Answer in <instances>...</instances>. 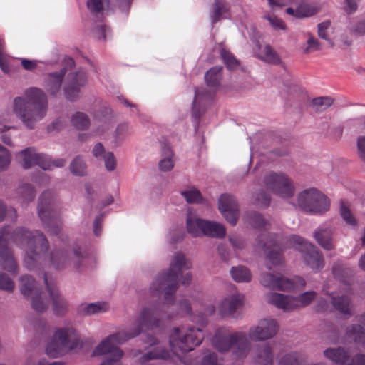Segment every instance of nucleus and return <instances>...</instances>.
I'll list each match as a JSON object with an SVG mask.
<instances>
[{"label": "nucleus", "mask_w": 365, "mask_h": 365, "mask_svg": "<svg viewBox=\"0 0 365 365\" xmlns=\"http://www.w3.org/2000/svg\"><path fill=\"white\" fill-rule=\"evenodd\" d=\"M10 242L25 247L24 264L29 270L38 269L47 262L58 270L63 269L69 262L80 267L87 266L93 258L84 245L78 243L74 245L71 253L56 250L48 255L49 242L41 231H31L24 227L11 231L6 226L0 230V267L12 274L17 273L18 265L8 247Z\"/></svg>", "instance_id": "1"}, {"label": "nucleus", "mask_w": 365, "mask_h": 365, "mask_svg": "<svg viewBox=\"0 0 365 365\" xmlns=\"http://www.w3.org/2000/svg\"><path fill=\"white\" fill-rule=\"evenodd\" d=\"M165 304L155 305L143 309L136 324L129 331H120L110 335L99 344L93 351V356L109 354L101 365H122L120 359L123 351L116 346L138 336L143 329H153L160 327V319L163 318Z\"/></svg>", "instance_id": "2"}, {"label": "nucleus", "mask_w": 365, "mask_h": 365, "mask_svg": "<svg viewBox=\"0 0 365 365\" xmlns=\"http://www.w3.org/2000/svg\"><path fill=\"white\" fill-rule=\"evenodd\" d=\"M191 267L192 264L186 259L185 255L182 252H177L173 257L168 272L160 273L152 282L151 292L157 295L164 294L166 302L173 304L178 288L180 277L182 278L181 283L184 285H188L191 282L192 274L190 272L182 275L185 270H188Z\"/></svg>", "instance_id": "3"}, {"label": "nucleus", "mask_w": 365, "mask_h": 365, "mask_svg": "<svg viewBox=\"0 0 365 365\" xmlns=\"http://www.w3.org/2000/svg\"><path fill=\"white\" fill-rule=\"evenodd\" d=\"M26 98L16 97L13 110L29 129H33L36 123L41 120L47 111V98L40 88L32 87L25 91Z\"/></svg>", "instance_id": "4"}, {"label": "nucleus", "mask_w": 365, "mask_h": 365, "mask_svg": "<svg viewBox=\"0 0 365 365\" xmlns=\"http://www.w3.org/2000/svg\"><path fill=\"white\" fill-rule=\"evenodd\" d=\"M212 344L216 350L222 353L233 349V354L237 359H245L251 346L246 333L237 331L230 334L226 327H220L216 330Z\"/></svg>", "instance_id": "5"}, {"label": "nucleus", "mask_w": 365, "mask_h": 365, "mask_svg": "<svg viewBox=\"0 0 365 365\" xmlns=\"http://www.w3.org/2000/svg\"><path fill=\"white\" fill-rule=\"evenodd\" d=\"M204 337L203 331L199 327L182 326L175 328L169 337L170 349L177 355L191 351L201 344Z\"/></svg>", "instance_id": "6"}, {"label": "nucleus", "mask_w": 365, "mask_h": 365, "mask_svg": "<svg viewBox=\"0 0 365 365\" xmlns=\"http://www.w3.org/2000/svg\"><path fill=\"white\" fill-rule=\"evenodd\" d=\"M38 214L44 229L50 235L60 236L62 221L52 191L46 190L39 197Z\"/></svg>", "instance_id": "7"}, {"label": "nucleus", "mask_w": 365, "mask_h": 365, "mask_svg": "<svg viewBox=\"0 0 365 365\" xmlns=\"http://www.w3.org/2000/svg\"><path fill=\"white\" fill-rule=\"evenodd\" d=\"M332 272L334 277L344 284L345 288L344 294L341 296H333L331 302L336 311L351 316L352 315V302L349 295L351 294V282L353 270L343 263L337 262L333 266Z\"/></svg>", "instance_id": "8"}, {"label": "nucleus", "mask_w": 365, "mask_h": 365, "mask_svg": "<svg viewBox=\"0 0 365 365\" xmlns=\"http://www.w3.org/2000/svg\"><path fill=\"white\" fill-rule=\"evenodd\" d=\"M78 342L79 336L73 328H59L48 343L46 351L48 356L56 358L63 355L66 351L76 348Z\"/></svg>", "instance_id": "9"}, {"label": "nucleus", "mask_w": 365, "mask_h": 365, "mask_svg": "<svg viewBox=\"0 0 365 365\" xmlns=\"http://www.w3.org/2000/svg\"><path fill=\"white\" fill-rule=\"evenodd\" d=\"M297 206L304 212L322 214L329 209L328 197L316 188L305 189L297 195Z\"/></svg>", "instance_id": "10"}, {"label": "nucleus", "mask_w": 365, "mask_h": 365, "mask_svg": "<svg viewBox=\"0 0 365 365\" xmlns=\"http://www.w3.org/2000/svg\"><path fill=\"white\" fill-rule=\"evenodd\" d=\"M289 243L302 253L304 263L312 270L317 272L324 267L323 255L313 244L297 235L290 237Z\"/></svg>", "instance_id": "11"}, {"label": "nucleus", "mask_w": 365, "mask_h": 365, "mask_svg": "<svg viewBox=\"0 0 365 365\" xmlns=\"http://www.w3.org/2000/svg\"><path fill=\"white\" fill-rule=\"evenodd\" d=\"M316 292H306L298 297H293L279 293H269L266 297L268 303L274 304L284 311H292L299 307L309 305L315 298Z\"/></svg>", "instance_id": "12"}, {"label": "nucleus", "mask_w": 365, "mask_h": 365, "mask_svg": "<svg viewBox=\"0 0 365 365\" xmlns=\"http://www.w3.org/2000/svg\"><path fill=\"white\" fill-rule=\"evenodd\" d=\"M187 232L194 237L206 235L212 237L222 238L226 234V230L221 223L208 221L200 218H187Z\"/></svg>", "instance_id": "13"}, {"label": "nucleus", "mask_w": 365, "mask_h": 365, "mask_svg": "<svg viewBox=\"0 0 365 365\" xmlns=\"http://www.w3.org/2000/svg\"><path fill=\"white\" fill-rule=\"evenodd\" d=\"M21 293L26 297L32 298V308L38 313L45 312L48 307L49 299L36 286L35 279L30 275H24L20 278Z\"/></svg>", "instance_id": "14"}, {"label": "nucleus", "mask_w": 365, "mask_h": 365, "mask_svg": "<svg viewBox=\"0 0 365 365\" xmlns=\"http://www.w3.org/2000/svg\"><path fill=\"white\" fill-rule=\"evenodd\" d=\"M18 158H21V164L25 169H29L34 165H38L43 170H50L51 166L63 167L66 164L64 159H57L51 161L50 158L43 153H37L33 147H29L18 154Z\"/></svg>", "instance_id": "15"}, {"label": "nucleus", "mask_w": 365, "mask_h": 365, "mask_svg": "<svg viewBox=\"0 0 365 365\" xmlns=\"http://www.w3.org/2000/svg\"><path fill=\"white\" fill-rule=\"evenodd\" d=\"M260 282L265 287L280 291L302 289L305 286V281L301 277L295 276L292 279H288L271 273L263 274L261 276Z\"/></svg>", "instance_id": "16"}, {"label": "nucleus", "mask_w": 365, "mask_h": 365, "mask_svg": "<svg viewBox=\"0 0 365 365\" xmlns=\"http://www.w3.org/2000/svg\"><path fill=\"white\" fill-rule=\"evenodd\" d=\"M266 187L283 198L293 196L295 188L289 177L282 173H268L264 178Z\"/></svg>", "instance_id": "17"}, {"label": "nucleus", "mask_w": 365, "mask_h": 365, "mask_svg": "<svg viewBox=\"0 0 365 365\" xmlns=\"http://www.w3.org/2000/svg\"><path fill=\"white\" fill-rule=\"evenodd\" d=\"M326 358L336 365H365V355L356 354L351 357L348 351L342 348H328L324 351Z\"/></svg>", "instance_id": "18"}, {"label": "nucleus", "mask_w": 365, "mask_h": 365, "mask_svg": "<svg viewBox=\"0 0 365 365\" xmlns=\"http://www.w3.org/2000/svg\"><path fill=\"white\" fill-rule=\"evenodd\" d=\"M278 329V324L274 319H264L257 326L250 327L249 336L253 341H265L274 337Z\"/></svg>", "instance_id": "19"}, {"label": "nucleus", "mask_w": 365, "mask_h": 365, "mask_svg": "<svg viewBox=\"0 0 365 365\" xmlns=\"http://www.w3.org/2000/svg\"><path fill=\"white\" fill-rule=\"evenodd\" d=\"M68 83L64 88L65 96L70 101L78 98L81 87L87 83V75L84 70L79 69L68 75Z\"/></svg>", "instance_id": "20"}, {"label": "nucleus", "mask_w": 365, "mask_h": 365, "mask_svg": "<svg viewBox=\"0 0 365 365\" xmlns=\"http://www.w3.org/2000/svg\"><path fill=\"white\" fill-rule=\"evenodd\" d=\"M219 210L225 220L232 225H236L239 210L237 200L229 194H222L219 198Z\"/></svg>", "instance_id": "21"}, {"label": "nucleus", "mask_w": 365, "mask_h": 365, "mask_svg": "<svg viewBox=\"0 0 365 365\" xmlns=\"http://www.w3.org/2000/svg\"><path fill=\"white\" fill-rule=\"evenodd\" d=\"M257 247L262 249L267 252V259L269 261L267 268L272 269V266H276L282 262V250L275 240H272L267 242H262L259 240Z\"/></svg>", "instance_id": "22"}, {"label": "nucleus", "mask_w": 365, "mask_h": 365, "mask_svg": "<svg viewBox=\"0 0 365 365\" xmlns=\"http://www.w3.org/2000/svg\"><path fill=\"white\" fill-rule=\"evenodd\" d=\"M44 281L53 302V313L58 316L63 315L68 310V302L61 295L58 289L48 282L46 274L44 275Z\"/></svg>", "instance_id": "23"}, {"label": "nucleus", "mask_w": 365, "mask_h": 365, "mask_svg": "<svg viewBox=\"0 0 365 365\" xmlns=\"http://www.w3.org/2000/svg\"><path fill=\"white\" fill-rule=\"evenodd\" d=\"M272 7L284 6L287 3L299 4L297 8V18L300 19L314 15L318 9L308 4H303L304 0H267Z\"/></svg>", "instance_id": "24"}, {"label": "nucleus", "mask_w": 365, "mask_h": 365, "mask_svg": "<svg viewBox=\"0 0 365 365\" xmlns=\"http://www.w3.org/2000/svg\"><path fill=\"white\" fill-rule=\"evenodd\" d=\"M243 297L240 294L225 297L219 306V312L222 317H233L237 309L242 305Z\"/></svg>", "instance_id": "25"}, {"label": "nucleus", "mask_w": 365, "mask_h": 365, "mask_svg": "<svg viewBox=\"0 0 365 365\" xmlns=\"http://www.w3.org/2000/svg\"><path fill=\"white\" fill-rule=\"evenodd\" d=\"M67 68H63L59 71L50 73L45 81V88L52 96H56L61 87L63 79L66 73Z\"/></svg>", "instance_id": "26"}, {"label": "nucleus", "mask_w": 365, "mask_h": 365, "mask_svg": "<svg viewBox=\"0 0 365 365\" xmlns=\"http://www.w3.org/2000/svg\"><path fill=\"white\" fill-rule=\"evenodd\" d=\"M314 237L317 242L324 250H331L334 249L333 230L331 227L319 228L315 231Z\"/></svg>", "instance_id": "27"}, {"label": "nucleus", "mask_w": 365, "mask_h": 365, "mask_svg": "<svg viewBox=\"0 0 365 365\" xmlns=\"http://www.w3.org/2000/svg\"><path fill=\"white\" fill-rule=\"evenodd\" d=\"M255 361L258 365H272L274 355L272 347L268 343L257 346Z\"/></svg>", "instance_id": "28"}, {"label": "nucleus", "mask_w": 365, "mask_h": 365, "mask_svg": "<svg viewBox=\"0 0 365 365\" xmlns=\"http://www.w3.org/2000/svg\"><path fill=\"white\" fill-rule=\"evenodd\" d=\"M222 76V67L214 66L207 71L205 75V80L208 87L217 89Z\"/></svg>", "instance_id": "29"}, {"label": "nucleus", "mask_w": 365, "mask_h": 365, "mask_svg": "<svg viewBox=\"0 0 365 365\" xmlns=\"http://www.w3.org/2000/svg\"><path fill=\"white\" fill-rule=\"evenodd\" d=\"M213 11L210 14L212 24L220 21L222 19L227 18L225 14L229 11L227 4L222 0H215L212 5Z\"/></svg>", "instance_id": "30"}, {"label": "nucleus", "mask_w": 365, "mask_h": 365, "mask_svg": "<svg viewBox=\"0 0 365 365\" xmlns=\"http://www.w3.org/2000/svg\"><path fill=\"white\" fill-rule=\"evenodd\" d=\"M162 154L163 158L159 162V168L162 171H169L174 167L173 153L169 144L162 145Z\"/></svg>", "instance_id": "31"}, {"label": "nucleus", "mask_w": 365, "mask_h": 365, "mask_svg": "<svg viewBox=\"0 0 365 365\" xmlns=\"http://www.w3.org/2000/svg\"><path fill=\"white\" fill-rule=\"evenodd\" d=\"M346 336L354 342L365 347V329L360 324H351L346 329Z\"/></svg>", "instance_id": "32"}, {"label": "nucleus", "mask_w": 365, "mask_h": 365, "mask_svg": "<svg viewBox=\"0 0 365 365\" xmlns=\"http://www.w3.org/2000/svg\"><path fill=\"white\" fill-rule=\"evenodd\" d=\"M259 58L270 64L278 65L281 63L279 56L270 45H266L260 48Z\"/></svg>", "instance_id": "33"}, {"label": "nucleus", "mask_w": 365, "mask_h": 365, "mask_svg": "<svg viewBox=\"0 0 365 365\" xmlns=\"http://www.w3.org/2000/svg\"><path fill=\"white\" fill-rule=\"evenodd\" d=\"M245 217L246 220L255 228L263 229L265 230L269 228V224L268 222L261 214L255 211L247 212Z\"/></svg>", "instance_id": "34"}, {"label": "nucleus", "mask_w": 365, "mask_h": 365, "mask_svg": "<svg viewBox=\"0 0 365 365\" xmlns=\"http://www.w3.org/2000/svg\"><path fill=\"white\" fill-rule=\"evenodd\" d=\"M232 279L237 282H249L252 279L250 270L244 266L233 267L230 270Z\"/></svg>", "instance_id": "35"}, {"label": "nucleus", "mask_w": 365, "mask_h": 365, "mask_svg": "<svg viewBox=\"0 0 365 365\" xmlns=\"http://www.w3.org/2000/svg\"><path fill=\"white\" fill-rule=\"evenodd\" d=\"M220 56L227 69L232 71L236 70L240 66L239 61L235 56L229 51L222 48L220 51Z\"/></svg>", "instance_id": "36"}, {"label": "nucleus", "mask_w": 365, "mask_h": 365, "mask_svg": "<svg viewBox=\"0 0 365 365\" xmlns=\"http://www.w3.org/2000/svg\"><path fill=\"white\" fill-rule=\"evenodd\" d=\"M71 123L78 130H86L90 125V120L86 114L76 112L71 118Z\"/></svg>", "instance_id": "37"}, {"label": "nucleus", "mask_w": 365, "mask_h": 365, "mask_svg": "<svg viewBox=\"0 0 365 365\" xmlns=\"http://www.w3.org/2000/svg\"><path fill=\"white\" fill-rule=\"evenodd\" d=\"M170 357V353L165 349L156 348L145 354L141 359L142 362L144 363L151 359H166Z\"/></svg>", "instance_id": "38"}, {"label": "nucleus", "mask_w": 365, "mask_h": 365, "mask_svg": "<svg viewBox=\"0 0 365 365\" xmlns=\"http://www.w3.org/2000/svg\"><path fill=\"white\" fill-rule=\"evenodd\" d=\"M21 203H29L35 197L34 187L30 184H24L19 188Z\"/></svg>", "instance_id": "39"}, {"label": "nucleus", "mask_w": 365, "mask_h": 365, "mask_svg": "<svg viewBox=\"0 0 365 365\" xmlns=\"http://www.w3.org/2000/svg\"><path fill=\"white\" fill-rule=\"evenodd\" d=\"M70 170L73 174L83 176L86 173V165L81 158L78 156L71 162Z\"/></svg>", "instance_id": "40"}, {"label": "nucleus", "mask_w": 365, "mask_h": 365, "mask_svg": "<svg viewBox=\"0 0 365 365\" xmlns=\"http://www.w3.org/2000/svg\"><path fill=\"white\" fill-rule=\"evenodd\" d=\"M108 309V304L106 302H96L88 304L85 307V313L91 315L99 312H104Z\"/></svg>", "instance_id": "41"}, {"label": "nucleus", "mask_w": 365, "mask_h": 365, "mask_svg": "<svg viewBox=\"0 0 365 365\" xmlns=\"http://www.w3.org/2000/svg\"><path fill=\"white\" fill-rule=\"evenodd\" d=\"M181 195L185 197V200L188 203H197L202 199L200 192L195 188L182 191L181 192Z\"/></svg>", "instance_id": "42"}, {"label": "nucleus", "mask_w": 365, "mask_h": 365, "mask_svg": "<svg viewBox=\"0 0 365 365\" xmlns=\"http://www.w3.org/2000/svg\"><path fill=\"white\" fill-rule=\"evenodd\" d=\"M340 214L346 224L351 226L356 225V220L351 212L350 210L345 205L343 202H341L340 204Z\"/></svg>", "instance_id": "43"}, {"label": "nucleus", "mask_w": 365, "mask_h": 365, "mask_svg": "<svg viewBox=\"0 0 365 365\" xmlns=\"http://www.w3.org/2000/svg\"><path fill=\"white\" fill-rule=\"evenodd\" d=\"M15 285L13 280L5 273L0 272V289L12 292Z\"/></svg>", "instance_id": "44"}, {"label": "nucleus", "mask_w": 365, "mask_h": 365, "mask_svg": "<svg viewBox=\"0 0 365 365\" xmlns=\"http://www.w3.org/2000/svg\"><path fill=\"white\" fill-rule=\"evenodd\" d=\"M7 217L11 220H15L17 217V212L14 208H6L4 202L0 200V222Z\"/></svg>", "instance_id": "45"}, {"label": "nucleus", "mask_w": 365, "mask_h": 365, "mask_svg": "<svg viewBox=\"0 0 365 365\" xmlns=\"http://www.w3.org/2000/svg\"><path fill=\"white\" fill-rule=\"evenodd\" d=\"M333 103L332 98L329 97H319L312 100V106L318 110H322Z\"/></svg>", "instance_id": "46"}, {"label": "nucleus", "mask_w": 365, "mask_h": 365, "mask_svg": "<svg viewBox=\"0 0 365 365\" xmlns=\"http://www.w3.org/2000/svg\"><path fill=\"white\" fill-rule=\"evenodd\" d=\"M5 42L4 40L0 38V68L4 73L9 72V66L8 63L7 56L4 53Z\"/></svg>", "instance_id": "47"}, {"label": "nucleus", "mask_w": 365, "mask_h": 365, "mask_svg": "<svg viewBox=\"0 0 365 365\" xmlns=\"http://www.w3.org/2000/svg\"><path fill=\"white\" fill-rule=\"evenodd\" d=\"M11 163V154L0 145V171L6 170Z\"/></svg>", "instance_id": "48"}, {"label": "nucleus", "mask_w": 365, "mask_h": 365, "mask_svg": "<svg viewBox=\"0 0 365 365\" xmlns=\"http://www.w3.org/2000/svg\"><path fill=\"white\" fill-rule=\"evenodd\" d=\"M229 241H230L231 245L235 250H244L246 247L245 240L238 235H230Z\"/></svg>", "instance_id": "49"}, {"label": "nucleus", "mask_w": 365, "mask_h": 365, "mask_svg": "<svg viewBox=\"0 0 365 365\" xmlns=\"http://www.w3.org/2000/svg\"><path fill=\"white\" fill-rule=\"evenodd\" d=\"M255 200L257 205L267 207L270 203V196L264 191H262L256 195Z\"/></svg>", "instance_id": "50"}, {"label": "nucleus", "mask_w": 365, "mask_h": 365, "mask_svg": "<svg viewBox=\"0 0 365 365\" xmlns=\"http://www.w3.org/2000/svg\"><path fill=\"white\" fill-rule=\"evenodd\" d=\"M265 19L269 22L272 27L275 29H282L284 30L286 29V26L284 22L277 16L274 15H268L265 16Z\"/></svg>", "instance_id": "51"}, {"label": "nucleus", "mask_w": 365, "mask_h": 365, "mask_svg": "<svg viewBox=\"0 0 365 365\" xmlns=\"http://www.w3.org/2000/svg\"><path fill=\"white\" fill-rule=\"evenodd\" d=\"M103 160L105 162V166L109 171H112L115 168L116 161L114 155L111 152H106L103 155Z\"/></svg>", "instance_id": "52"}, {"label": "nucleus", "mask_w": 365, "mask_h": 365, "mask_svg": "<svg viewBox=\"0 0 365 365\" xmlns=\"http://www.w3.org/2000/svg\"><path fill=\"white\" fill-rule=\"evenodd\" d=\"M309 38L307 40V46L304 48V52L309 53L317 50H319V42L312 35L309 34Z\"/></svg>", "instance_id": "53"}, {"label": "nucleus", "mask_w": 365, "mask_h": 365, "mask_svg": "<svg viewBox=\"0 0 365 365\" xmlns=\"http://www.w3.org/2000/svg\"><path fill=\"white\" fill-rule=\"evenodd\" d=\"M88 9L93 13H99L103 9L102 0H88Z\"/></svg>", "instance_id": "54"}, {"label": "nucleus", "mask_w": 365, "mask_h": 365, "mask_svg": "<svg viewBox=\"0 0 365 365\" xmlns=\"http://www.w3.org/2000/svg\"><path fill=\"white\" fill-rule=\"evenodd\" d=\"M201 365H223L217 359V355L214 353L205 356Z\"/></svg>", "instance_id": "55"}, {"label": "nucleus", "mask_w": 365, "mask_h": 365, "mask_svg": "<svg viewBox=\"0 0 365 365\" xmlns=\"http://www.w3.org/2000/svg\"><path fill=\"white\" fill-rule=\"evenodd\" d=\"M357 152L359 158L365 162V136H361L358 138Z\"/></svg>", "instance_id": "56"}, {"label": "nucleus", "mask_w": 365, "mask_h": 365, "mask_svg": "<svg viewBox=\"0 0 365 365\" xmlns=\"http://www.w3.org/2000/svg\"><path fill=\"white\" fill-rule=\"evenodd\" d=\"M330 22L329 21H324L319 23L318 24V36L325 40H329L327 38V34L326 33L327 29L329 27Z\"/></svg>", "instance_id": "57"}, {"label": "nucleus", "mask_w": 365, "mask_h": 365, "mask_svg": "<svg viewBox=\"0 0 365 365\" xmlns=\"http://www.w3.org/2000/svg\"><path fill=\"white\" fill-rule=\"evenodd\" d=\"M103 215H98L94 220L93 222V232L96 236H100L101 234V228H102V223H103Z\"/></svg>", "instance_id": "58"}, {"label": "nucleus", "mask_w": 365, "mask_h": 365, "mask_svg": "<svg viewBox=\"0 0 365 365\" xmlns=\"http://www.w3.org/2000/svg\"><path fill=\"white\" fill-rule=\"evenodd\" d=\"M105 153H106L105 152L104 147L101 143H97L94 146L93 149V154L96 158H103V155Z\"/></svg>", "instance_id": "59"}, {"label": "nucleus", "mask_w": 365, "mask_h": 365, "mask_svg": "<svg viewBox=\"0 0 365 365\" xmlns=\"http://www.w3.org/2000/svg\"><path fill=\"white\" fill-rule=\"evenodd\" d=\"M21 65L23 68L28 71H33L36 68V61L29 59H22Z\"/></svg>", "instance_id": "60"}, {"label": "nucleus", "mask_w": 365, "mask_h": 365, "mask_svg": "<svg viewBox=\"0 0 365 365\" xmlns=\"http://www.w3.org/2000/svg\"><path fill=\"white\" fill-rule=\"evenodd\" d=\"M346 11L348 13H353L357 9V5L360 0H346Z\"/></svg>", "instance_id": "61"}, {"label": "nucleus", "mask_w": 365, "mask_h": 365, "mask_svg": "<svg viewBox=\"0 0 365 365\" xmlns=\"http://www.w3.org/2000/svg\"><path fill=\"white\" fill-rule=\"evenodd\" d=\"M128 125L125 124L120 125L116 128V137L118 138H121V137L124 136V135L128 132Z\"/></svg>", "instance_id": "62"}, {"label": "nucleus", "mask_w": 365, "mask_h": 365, "mask_svg": "<svg viewBox=\"0 0 365 365\" xmlns=\"http://www.w3.org/2000/svg\"><path fill=\"white\" fill-rule=\"evenodd\" d=\"M180 309L185 313L190 314L192 312V307L188 300L185 299L180 303Z\"/></svg>", "instance_id": "63"}, {"label": "nucleus", "mask_w": 365, "mask_h": 365, "mask_svg": "<svg viewBox=\"0 0 365 365\" xmlns=\"http://www.w3.org/2000/svg\"><path fill=\"white\" fill-rule=\"evenodd\" d=\"M217 251L221 258L224 261H227L228 259V254L227 252V249L225 245H220L217 247Z\"/></svg>", "instance_id": "64"}]
</instances>
